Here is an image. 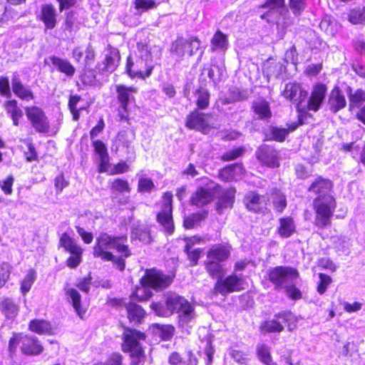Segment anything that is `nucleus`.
<instances>
[{"label": "nucleus", "instance_id": "1", "mask_svg": "<svg viewBox=\"0 0 365 365\" xmlns=\"http://www.w3.org/2000/svg\"><path fill=\"white\" fill-rule=\"evenodd\" d=\"M331 188V181L319 176L308 189L310 192L319 195L313 202L316 212L315 225L319 228H325L331 224V217L336 207L335 199L328 194Z\"/></svg>", "mask_w": 365, "mask_h": 365}, {"label": "nucleus", "instance_id": "2", "mask_svg": "<svg viewBox=\"0 0 365 365\" xmlns=\"http://www.w3.org/2000/svg\"><path fill=\"white\" fill-rule=\"evenodd\" d=\"M150 307L160 317H169L178 313L181 327L187 325L195 318L193 306L184 297L175 292H167L164 294V302L152 303Z\"/></svg>", "mask_w": 365, "mask_h": 365}, {"label": "nucleus", "instance_id": "3", "mask_svg": "<svg viewBox=\"0 0 365 365\" xmlns=\"http://www.w3.org/2000/svg\"><path fill=\"white\" fill-rule=\"evenodd\" d=\"M127 242L126 235L114 236L108 233H101L96 238V244L93 247V255L95 257L101 258L108 262L113 259L114 255L107 250L115 249L125 257L130 256L131 252L125 243Z\"/></svg>", "mask_w": 365, "mask_h": 365}, {"label": "nucleus", "instance_id": "4", "mask_svg": "<svg viewBox=\"0 0 365 365\" xmlns=\"http://www.w3.org/2000/svg\"><path fill=\"white\" fill-rule=\"evenodd\" d=\"M173 282V278L156 269H146L144 276L140 279L142 287L138 288L132 298L138 301H145L152 296L148 289L152 288L161 290L167 288Z\"/></svg>", "mask_w": 365, "mask_h": 365}, {"label": "nucleus", "instance_id": "5", "mask_svg": "<svg viewBox=\"0 0 365 365\" xmlns=\"http://www.w3.org/2000/svg\"><path fill=\"white\" fill-rule=\"evenodd\" d=\"M138 56L140 58L136 63L133 62L132 58L129 56L127 58L125 66L126 73L132 78H145L149 77L153 69L152 63V55L148 46L143 43L137 45Z\"/></svg>", "mask_w": 365, "mask_h": 365}, {"label": "nucleus", "instance_id": "6", "mask_svg": "<svg viewBox=\"0 0 365 365\" xmlns=\"http://www.w3.org/2000/svg\"><path fill=\"white\" fill-rule=\"evenodd\" d=\"M145 339L144 333L135 329L125 328L123 332L122 349L130 352V365H139L144 358V353L140 341Z\"/></svg>", "mask_w": 365, "mask_h": 365}, {"label": "nucleus", "instance_id": "7", "mask_svg": "<svg viewBox=\"0 0 365 365\" xmlns=\"http://www.w3.org/2000/svg\"><path fill=\"white\" fill-rule=\"evenodd\" d=\"M200 181L201 185L197 187L190 197V203L199 207L210 204L220 192V186L207 178H202Z\"/></svg>", "mask_w": 365, "mask_h": 365}, {"label": "nucleus", "instance_id": "8", "mask_svg": "<svg viewBox=\"0 0 365 365\" xmlns=\"http://www.w3.org/2000/svg\"><path fill=\"white\" fill-rule=\"evenodd\" d=\"M296 319L291 312L282 311L274 315L272 319L266 320L260 326L262 333H279L284 330L282 323L287 324L289 331H292L296 324Z\"/></svg>", "mask_w": 365, "mask_h": 365}, {"label": "nucleus", "instance_id": "9", "mask_svg": "<svg viewBox=\"0 0 365 365\" xmlns=\"http://www.w3.org/2000/svg\"><path fill=\"white\" fill-rule=\"evenodd\" d=\"M298 271L291 267L277 266L269 269V280L274 285L276 290L283 289L298 277Z\"/></svg>", "mask_w": 365, "mask_h": 365}, {"label": "nucleus", "instance_id": "10", "mask_svg": "<svg viewBox=\"0 0 365 365\" xmlns=\"http://www.w3.org/2000/svg\"><path fill=\"white\" fill-rule=\"evenodd\" d=\"M164 202L161 211L157 215L158 222L163 226L168 234H173L174 232V224L172 217L173 212V193L166 192L163 196Z\"/></svg>", "mask_w": 365, "mask_h": 365}, {"label": "nucleus", "instance_id": "11", "mask_svg": "<svg viewBox=\"0 0 365 365\" xmlns=\"http://www.w3.org/2000/svg\"><path fill=\"white\" fill-rule=\"evenodd\" d=\"M25 113L31 125L38 133H46L49 130V122L44 111L39 107L25 108Z\"/></svg>", "mask_w": 365, "mask_h": 365}, {"label": "nucleus", "instance_id": "12", "mask_svg": "<svg viewBox=\"0 0 365 365\" xmlns=\"http://www.w3.org/2000/svg\"><path fill=\"white\" fill-rule=\"evenodd\" d=\"M244 279L241 276L235 274H230L222 279V277L217 279L215 284V293L226 295L228 293L238 292L244 289Z\"/></svg>", "mask_w": 365, "mask_h": 365}, {"label": "nucleus", "instance_id": "13", "mask_svg": "<svg viewBox=\"0 0 365 365\" xmlns=\"http://www.w3.org/2000/svg\"><path fill=\"white\" fill-rule=\"evenodd\" d=\"M200 47V41L197 38H190L188 40L178 38L172 43L171 51L181 58L185 53L192 56Z\"/></svg>", "mask_w": 365, "mask_h": 365}, {"label": "nucleus", "instance_id": "14", "mask_svg": "<svg viewBox=\"0 0 365 365\" xmlns=\"http://www.w3.org/2000/svg\"><path fill=\"white\" fill-rule=\"evenodd\" d=\"M268 198L255 191H250L244 197L243 202L246 208L255 213H264L267 210Z\"/></svg>", "mask_w": 365, "mask_h": 365}, {"label": "nucleus", "instance_id": "15", "mask_svg": "<svg viewBox=\"0 0 365 365\" xmlns=\"http://www.w3.org/2000/svg\"><path fill=\"white\" fill-rule=\"evenodd\" d=\"M210 114H205L195 110L187 117L185 125L190 129H194L206 133L210 128Z\"/></svg>", "mask_w": 365, "mask_h": 365}, {"label": "nucleus", "instance_id": "16", "mask_svg": "<svg viewBox=\"0 0 365 365\" xmlns=\"http://www.w3.org/2000/svg\"><path fill=\"white\" fill-rule=\"evenodd\" d=\"M282 96L287 100L300 106L307 96V92L303 90L299 83L289 82L285 84Z\"/></svg>", "mask_w": 365, "mask_h": 365}, {"label": "nucleus", "instance_id": "17", "mask_svg": "<svg viewBox=\"0 0 365 365\" xmlns=\"http://www.w3.org/2000/svg\"><path fill=\"white\" fill-rule=\"evenodd\" d=\"M284 7V0H267V1L259 6V8L269 9L267 12L261 15L262 19H265L269 23L277 22L281 15L282 9Z\"/></svg>", "mask_w": 365, "mask_h": 365}, {"label": "nucleus", "instance_id": "18", "mask_svg": "<svg viewBox=\"0 0 365 365\" xmlns=\"http://www.w3.org/2000/svg\"><path fill=\"white\" fill-rule=\"evenodd\" d=\"M120 58L119 51L116 48H112L106 54L104 60L98 63L96 68L101 73L105 72L112 73L118 67Z\"/></svg>", "mask_w": 365, "mask_h": 365}, {"label": "nucleus", "instance_id": "19", "mask_svg": "<svg viewBox=\"0 0 365 365\" xmlns=\"http://www.w3.org/2000/svg\"><path fill=\"white\" fill-rule=\"evenodd\" d=\"M257 158L260 162L270 168H277L279 165L277 150L268 145H262L259 148Z\"/></svg>", "mask_w": 365, "mask_h": 365}, {"label": "nucleus", "instance_id": "20", "mask_svg": "<svg viewBox=\"0 0 365 365\" xmlns=\"http://www.w3.org/2000/svg\"><path fill=\"white\" fill-rule=\"evenodd\" d=\"M11 86L14 93L23 101H31L34 95L31 88L23 84L18 72H14L11 77Z\"/></svg>", "mask_w": 365, "mask_h": 365}, {"label": "nucleus", "instance_id": "21", "mask_svg": "<svg viewBox=\"0 0 365 365\" xmlns=\"http://www.w3.org/2000/svg\"><path fill=\"white\" fill-rule=\"evenodd\" d=\"M346 101L343 92L338 86H335L329 93L327 100L328 109L333 113H336L345 108Z\"/></svg>", "mask_w": 365, "mask_h": 365}, {"label": "nucleus", "instance_id": "22", "mask_svg": "<svg viewBox=\"0 0 365 365\" xmlns=\"http://www.w3.org/2000/svg\"><path fill=\"white\" fill-rule=\"evenodd\" d=\"M326 93L327 87L325 85L319 83L314 86L308 101V109L317 111L324 101Z\"/></svg>", "mask_w": 365, "mask_h": 365}, {"label": "nucleus", "instance_id": "23", "mask_svg": "<svg viewBox=\"0 0 365 365\" xmlns=\"http://www.w3.org/2000/svg\"><path fill=\"white\" fill-rule=\"evenodd\" d=\"M21 350L26 355H38L43 350L36 336L27 335L21 336Z\"/></svg>", "mask_w": 365, "mask_h": 365}, {"label": "nucleus", "instance_id": "24", "mask_svg": "<svg viewBox=\"0 0 365 365\" xmlns=\"http://www.w3.org/2000/svg\"><path fill=\"white\" fill-rule=\"evenodd\" d=\"M115 91L118 94L117 99L120 103V108L128 111V104L134 101L133 93L137 92L134 87H128L124 85H116Z\"/></svg>", "mask_w": 365, "mask_h": 365}, {"label": "nucleus", "instance_id": "25", "mask_svg": "<svg viewBox=\"0 0 365 365\" xmlns=\"http://www.w3.org/2000/svg\"><path fill=\"white\" fill-rule=\"evenodd\" d=\"M56 9L51 4H43L41 6L39 18L44 24L46 29H53L56 25Z\"/></svg>", "mask_w": 365, "mask_h": 365}, {"label": "nucleus", "instance_id": "26", "mask_svg": "<svg viewBox=\"0 0 365 365\" xmlns=\"http://www.w3.org/2000/svg\"><path fill=\"white\" fill-rule=\"evenodd\" d=\"M244 173V168L240 163H234L221 169L219 173L220 179L225 182H231L240 179Z\"/></svg>", "mask_w": 365, "mask_h": 365}, {"label": "nucleus", "instance_id": "27", "mask_svg": "<svg viewBox=\"0 0 365 365\" xmlns=\"http://www.w3.org/2000/svg\"><path fill=\"white\" fill-rule=\"evenodd\" d=\"M130 238L132 240H138L143 244H149L153 239L149 227L143 224H134L131 228Z\"/></svg>", "mask_w": 365, "mask_h": 365}, {"label": "nucleus", "instance_id": "28", "mask_svg": "<svg viewBox=\"0 0 365 365\" xmlns=\"http://www.w3.org/2000/svg\"><path fill=\"white\" fill-rule=\"evenodd\" d=\"M230 256V247L222 244L212 246L207 254V258L221 263L226 261Z\"/></svg>", "mask_w": 365, "mask_h": 365}, {"label": "nucleus", "instance_id": "29", "mask_svg": "<svg viewBox=\"0 0 365 365\" xmlns=\"http://www.w3.org/2000/svg\"><path fill=\"white\" fill-rule=\"evenodd\" d=\"M0 311L8 319H14L19 314V306L9 297H4L0 302Z\"/></svg>", "mask_w": 365, "mask_h": 365}, {"label": "nucleus", "instance_id": "30", "mask_svg": "<svg viewBox=\"0 0 365 365\" xmlns=\"http://www.w3.org/2000/svg\"><path fill=\"white\" fill-rule=\"evenodd\" d=\"M93 145L100 158L99 173L106 172L109 164V155L106 145L101 140H96L93 142Z\"/></svg>", "mask_w": 365, "mask_h": 365}, {"label": "nucleus", "instance_id": "31", "mask_svg": "<svg viewBox=\"0 0 365 365\" xmlns=\"http://www.w3.org/2000/svg\"><path fill=\"white\" fill-rule=\"evenodd\" d=\"M235 192L232 189L220 190V195L216 205V209L219 213H222L225 209L232 208L235 201Z\"/></svg>", "mask_w": 365, "mask_h": 365}, {"label": "nucleus", "instance_id": "32", "mask_svg": "<svg viewBox=\"0 0 365 365\" xmlns=\"http://www.w3.org/2000/svg\"><path fill=\"white\" fill-rule=\"evenodd\" d=\"M124 306L130 322L134 324L141 323L145 314V312L141 306L131 302L125 304Z\"/></svg>", "mask_w": 365, "mask_h": 365}, {"label": "nucleus", "instance_id": "33", "mask_svg": "<svg viewBox=\"0 0 365 365\" xmlns=\"http://www.w3.org/2000/svg\"><path fill=\"white\" fill-rule=\"evenodd\" d=\"M76 15L73 11L66 13V16L63 24H62L61 29L63 30V35L65 38H72L76 33Z\"/></svg>", "mask_w": 365, "mask_h": 365}, {"label": "nucleus", "instance_id": "34", "mask_svg": "<svg viewBox=\"0 0 365 365\" xmlns=\"http://www.w3.org/2000/svg\"><path fill=\"white\" fill-rule=\"evenodd\" d=\"M50 61L58 71L65 73L68 77H72L74 75L76 68L68 60L51 56Z\"/></svg>", "mask_w": 365, "mask_h": 365}, {"label": "nucleus", "instance_id": "35", "mask_svg": "<svg viewBox=\"0 0 365 365\" xmlns=\"http://www.w3.org/2000/svg\"><path fill=\"white\" fill-rule=\"evenodd\" d=\"M279 225L277 231L282 237L288 238L295 232V224L291 217H282L279 220Z\"/></svg>", "mask_w": 365, "mask_h": 365}, {"label": "nucleus", "instance_id": "36", "mask_svg": "<svg viewBox=\"0 0 365 365\" xmlns=\"http://www.w3.org/2000/svg\"><path fill=\"white\" fill-rule=\"evenodd\" d=\"M59 245L71 254H83L82 248L67 233H63L60 239Z\"/></svg>", "mask_w": 365, "mask_h": 365}, {"label": "nucleus", "instance_id": "37", "mask_svg": "<svg viewBox=\"0 0 365 365\" xmlns=\"http://www.w3.org/2000/svg\"><path fill=\"white\" fill-rule=\"evenodd\" d=\"M270 199L274 209L278 212H282L287 207V198L284 193L277 188L272 189Z\"/></svg>", "mask_w": 365, "mask_h": 365}, {"label": "nucleus", "instance_id": "38", "mask_svg": "<svg viewBox=\"0 0 365 365\" xmlns=\"http://www.w3.org/2000/svg\"><path fill=\"white\" fill-rule=\"evenodd\" d=\"M29 329L38 334H51L52 327L51 324L43 319H33L29 323Z\"/></svg>", "mask_w": 365, "mask_h": 365}, {"label": "nucleus", "instance_id": "39", "mask_svg": "<svg viewBox=\"0 0 365 365\" xmlns=\"http://www.w3.org/2000/svg\"><path fill=\"white\" fill-rule=\"evenodd\" d=\"M347 93L349 100V107L359 108L365 102V91L359 88L352 93V88L348 87Z\"/></svg>", "mask_w": 365, "mask_h": 365}, {"label": "nucleus", "instance_id": "40", "mask_svg": "<svg viewBox=\"0 0 365 365\" xmlns=\"http://www.w3.org/2000/svg\"><path fill=\"white\" fill-rule=\"evenodd\" d=\"M66 295L72 303L76 312L82 319L86 313V310L81 307V294L76 289L70 288L66 291Z\"/></svg>", "mask_w": 365, "mask_h": 365}, {"label": "nucleus", "instance_id": "41", "mask_svg": "<svg viewBox=\"0 0 365 365\" xmlns=\"http://www.w3.org/2000/svg\"><path fill=\"white\" fill-rule=\"evenodd\" d=\"M207 272L212 278L220 279L223 274V268L221 262L207 258L205 262Z\"/></svg>", "mask_w": 365, "mask_h": 365}, {"label": "nucleus", "instance_id": "42", "mask_svg": "<svg viewBox=\"0 0 365 365\" xmlns=\"http://www.w3.org/2000/svg\"><path fill=\"white\" fill-rule=\"evenodd\" d=\"M320 29L329 36H334L339 30L336 21L331 16H325L319 24Z\"/></svg>", "mask_w": 365, "mask_h": 365}, {"label": "nucleus", "instance_id": "43", "mask_svg": "<svg viewBox=\"0 0 365 365\" xmlns=\"http://www.w3.org/2000/svg\"><path fill=\"white\" fill-rule=\"evenodd\" d=\"M96 57V52L93 47L89 43L85 48V57H84V71H88L91 73V78L89 81L91 83L95 79V76L93 71L90 68V66L94 62Z\"/></svg>", "mask_w": 365, "mask_h": 365}, {"label": "nucleus", "instance_id": "44", "mask_svg": "<svg viewBox=\"0 0 365 365\" xmlns=\"http://www.w3.org/2000/svg\"><path fill=\"white\" fill-rule=\"evenodd\" d=\"M211 43L213 51H225L227 48L228 41L226 35L217 31L212 36Z\"/></svg>", "mask_w": 365, "mask_h": 365}, {"label": "nucleus", "instance_id": "45", "mask_svg": "<svg viewBox=\"0 0 365 365\" xmlns=\"http://www.w3.org/2000/svg\"><path fill=\"white\" fill-rule=\"evenodd\" d=\"M225 67L223 65L212 63L211 67L207 68V76L214 83L220 82L225 73Z\"/></svg>", "mask_w": 365, "mask_h": 365}, {"label": "nucleus", "instance_id": "46", "mask_svg": "<svg viewBox=\"0 0 365 365\" xmlns=\"http://www.w3.org/2000/svg\"><path fill=\"white\" fill-rule=\"evenodd\" d=\"M253 108L255 113L258 115L259 119H268L272 115L269 106L267 101H262L257 102L254 104Z\"/></svg>", "mask_w": 365, "mask_h": 365}, {"label": "nucleus", "instance_id": "47", "mask_svg": "<svg viewBox=\"0 0 365 365\" xmlns=\"http://www.w3.org/2000/svg\"><path fill=\"white\" fill-rule=\"evenodd\" d=\"M153 329L156 334L159 335L164 341L170 340L173 337L175 331L174 327L171 325L155 324Z\"/></svg>", "mask_w": 365, "mask_h": 365}, {"label": "nucleus", "instance_id": "48", "mask_svg": "<svg viewBox=\"0 0 365 365\" xmlns=\"http://www.w3.org/2000/svg\"><path fill=\"white\" fill-rule=\"evenodd\" d=\"M245 98L246 96L240 91V90L238 88L234 87L230 89L227 96L222 100V103L230 104Z\"/></svg>", "mask_w": 365, "mask_h": 365}, {"label": "nucleus", "instance_id": "49", "mask_svg": "<svg viewBox=\"0 0 365 365\" xmlns=\"http://www.w3.org/2000/svg\"><path fill=\"white\" fill-rule=\"evenodd\" d=\"M36 272L34 269H30L21 282V291L23 294H26L30 290L32 284L36 280Z\"/></svg>", "mask_w": 365, "mask_h": 365}, {"label": "nucleus", "instance_id": "50", "mask_svg": "<svg viewBox=\"0 0 365 365\" xmlns=\"http://www.w3.org/2000/svg\"><path fill=\"white\" fill-rule=\"evenodd\" d=\"M205 217V214L202 213H193L187 217H185L183 220V225L186 229L194 228L199 222L203 220Z\"/></svg>", "mask_w": 365, "mask_h": 365}, {"label": "nucleus", "instance_id": "51", "mask_svg": "<svg viewBox=\"0 0 365 365\" xmlns=\"http://www.w3.org/2000/svg\"><path fill=\"white\" fill-rule=\"evenodd\" d=\"M184 251L190 260V265L192 267L197 265L202 250L201 248L194 249L190 247L189 245H185Z\"/></svg>", "mask_w": 365, "mask_h": 365}, {"label": "nucleus", "instance_id": "52", "mask_svg": "<svg viewBox=\"0 0 365 365\" xmlns=\"http://www.w3.org/2000/svg\"><path fill=\"white\" fill-rule=\"evenodd\" d=\"M5 109L8 114L10 115L11 118L22 117L23 111L18 106V102L16 100H10L5 103Z\"/></svg>", "mask_w": 365, "mask_h": 365}, {"label": "nucleus", "instance_id": "53", "mask_svg": "<svg viewBox=\"0 0 365 365\" xmlns=\"http://www.w3.org/2000/svg\"><path fill=\"white\" fill-rule=\"evenodd\" d=\"M257 354L263 364L267 363L272 359V356L270 353V347L265 344H257L256 349Z\"/></svg>", "mask_w": 365, "mask_h": 365}, {"label": "nucleus", "instance_id": "54", "mask_svg": "<svg viewBox=\"0 0 365 365\" xmlns=\"http://www.w3.org/2000/svg\"><path fill=\"white\" fill-rule=\"evenodd\" d=\"M197 106L200 109H205L209 106L210 93L206 89L200 88L197 91Z\"/></svg>", "mask_w": 365, "mask_h": 365}, {"label": "nucleus", "instance_id": "55", "mask_svg": "<svg viewBox=\"0 0 365 365\" xmlns=\"http://www.w3.org/2000/svg\"><path fill=\"white\" fill-rule=\"evenodd\" d=\"M110 189L113 194L115 192L127 193H130V187L129 186L128 182L120 178L114 180V181L112 182Z\"/></svg>", "mask_w": 365, "mask_h": 365}, {"label": "nucleus", "instance_id": "56", "mask_svg": "<svg viewBox=\"0 0 365 365\" xmlns=\"http://www.w3.org/2000/svg\"><path fill=\"white\" fill-rule=\"evenodd\" d=\"M12 267L7 262L0 264V289L9 281Z\"/></svg>", "mask_w": 365, "mask_h": 365}, {"label": "nucleus", "instance_id": "57", "mask_svg": "<svg viewBox=\"0 0 365 365\" xmlns=\"http://www.w3.org/2000/svg\"><path fill=\"white\" fill-rule=\"evenodd\" d=\"M159 4L160 1L156 0H135L134 1L135 8L143 11L155 9Z\"/></svg>", "mask_w": 365, "mask_h": 365}, {"label": "nucleus", "instance_id": "58", "mask_svg": "<svg viewBox=\"0 0 365 365\" xmlns=\"http://www.w3.org/2000/svg\"><path fill=\"white\" fill-rule=\"evenodd\" d=\"M81 100V96L78 95L71 96L69 98L68 108L73 115V119L74 120H78L80 117L79 111L81 108L78 109L76 106Z\"/></svg>", "mask_w": 365, "mask_h": 365}, {"label": "nucleus", "instance_id": "59", "mask_svg": "<svg viewBox=\"0 0 365 365\" xmlns=\"http://www.w3.org/2000/svg\"><path fill=\"white\" fill-rule=\"evenodd\" d=\"M289 8L292 12L297 16L300 15L306 8V0H289Z\"/></svg>", "mask_w": 365, "mask_h": 365}, {"label": "nucleus", "instance_id": "60", "mask_svg": "<svg viewBox=\"0 0 365 365\" xmlns=\"http://www.w3.org/2000/svg\"><path fill=\"white\" fill-rule=\"evenodd\" d=\"M349 21L353 24H360L365 21V15L361 9H352L349 14Z\"/></svg>", "mask_w": 365, "mask_h": 365}, {"label": "nucleus", "instance_id": "61", "mask_svg": "<svg viewBox=\"0 0 365 365\" xmlns=\"http://www.w3.org/2000/svg\"><path fill=\"white\" fill-rule=\"evenodd\" d=\"M155 187L153 182L147 178H140L138 181V190L140 192H150Z\"/></svg>", "mask_w": 365, "mask_h": 365}, {"label": "nucleus", "instance_id": "62", "mask_svg": "<svg viewBox=\"0 0 365 365\" xmlns=\"http://www.w3.org/2000/svg\"><path fill=\"white\" fill-rule=\"evenodd\" d=\"M244 151L245 149L243 148H239L229 150L222 155L221 159L224 161H230L235 160L238 157L241 156L243 154Z\"/></svg>", "mask_w": 365, "mask_h": 365}, {"label": "nucleus", "instance_id": "63", "mask_svg": "<svg viewBox=\"0 0 365 365\" xmlns=\"http://www.w3.org/2000/svg\"><path fill=\"white\" fill-rule=\"evenodd\" d=\"M283 289L285 290L287 295L292 299H299L302 298L301 291L294 285V282L288 284Z\"/></svg>", "mask_w": 365, "mask_h": 365}, {"label": "nucleus", "instance_id": "64", "mask_svg": "<svg viewBox=\"0 0 365 365\" xmlns=\"http://www.w3.org/2000/svg\"><path fill=\"white\" fill-rule=\"evenodd\" d=\"M288 133V130L285 128H272L271 129L272 138L279 142L284 140Z\"/></svg>", "mask_w": 365, "mask_h": 365}]
</instances>
